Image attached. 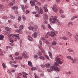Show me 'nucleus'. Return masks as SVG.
<instances>
[{"label":"nucleus","instance_id":"f257e3e1","mask_svg":"<svg viewBox=\"0 0 78 78\" xmlns=\"http://www.w3.org/2000/svg\"><path fill=\"white\" fill-rule=\"evenodd\" d=\"M8 36L9 37H15L14 39V41H17V39H18V40H19V39H20V37H19V34H9L8 35ZM16 38H17V39Z\"/></svg>","mask_w":78,"mask_h":78},{"label":"nucleus","instance_id":"f03ea898","mask_svg":"<svg viewBox=\"0 0 78 78\" xmlns=\"http://www.w3.org/2000/svg\"><path fill=\"white\" fill-rule=\"evenodd\" d=\"M51 17L52 18V23H56L57 25H61V23L58 20V19H57V16H55L53 17V16H51Z\"/></svg>","mask_w":78,"mask_h":78},{"label":"nucleus","instance_id":"7ed1b4c3","mask_svg":"<svg viewBox=\"0 0 78 78\" xmlns=\"http://www.w3.org/2000/svg\"><path fill=\"white\" fill-rule=\"evenodd\" d=\"M52 70H55V71H56L57 72H58L59 71L58 66H52L50 67V69H47L48 72H51V71H52Z\"/></svg>","mask_w":78,"mask_h":78},{"label":"nucleus","instance_id":"20e7f679","mask_svg":"<svg viewBox=\"0 0 78 78\" xmlns=\"http://www.w3.org/2000/svg\"><path fill=\"white\" fill-rule=\"evenodd\" d=\"M61 59L58 58V57H57L56 58V62L54 64L55 66H59L60 64H62L63 63L62 61H61Z\"/></svg>","mask_w":78,"mask_h":78},{"label":"nucleus","instance_id":"39448f33","mask_svg":"<svg viewBox=\"0 0 78 78\" xmlns=\"http://www.w3.org/2000/svg\"><path fill=\"white\" fill-rule=\"evenodd\" d=\"M46 35H50V36L53 37H54V36H56V34L55 33L52 32V31H51V33L48 32L46 34ZM47 35H46L45 36V37H46V38H48V36Z\"/></svg>","mask_w":78,"mask_h":78},{"label":"nucleus","instance_id":"423d86ee","mask_svg":"<svg viewBox=\"0 0 78 78\" xmlns=\"http://www.w3.org/2000/svg\"><path fill=\"white\" fill-rule=\"evenodd\" d=\"M35 7L36 10H37V11H38V13L39 14H43V10H42V9L40 8L39 11V8L38 6H35Z\"/></svg>","mask_w":78,"mask_h":78},{"label":"nucleus","instance_id":"0eeeda50","mask_svg":"<svg viewBox=\"0 0 78 78\" xmlns=\"http://www.w3.org/2000/svg\"><path fill=\"white\" fill-rule=\"evenodd\" d=\"M47 6H48L47 5L45 4L43 7L44 9V11L46 12H48V9H47Z\"/></svg>","mask_w":78,"mask_h":78},{"label":"nucleus","instance_id":"6e6552de","mask_svg":"<svg viewBox=\"0 0 78 78\" xmlns=\"http://www.w3.org/2000/svg\"><path fill=\"white\" fill-rule=\"evenodd\" d=\"M56 8H57V6L56 5H54L52 8V9L55 12H56L58 11V9H57Z\"/></svg>","mask_w":78,"mask_h":78},{"label":"nucleus","instance_id":"1a4fd4ad","mask_svg":"<svg viewBox=\"0 0 78 78\" xmlns=\"http://www.w3.org/2000/svg\"><path fill=\"white\" fill-rule=\"evenodd\" d=\"M33 27L34 28V29L32 31L34 32V31H36V30H37V29L38 28V26H37L36 25H34L33 26Z\"/></svg>","mask_w":78,"mask_h":78},{"label":"nucleus","instance_id":"9d476101","mask_svg":"<svg viewBox=\"0 0 78 78\" xmlns=\"http://www.w3.org/2000/svg\"><path fill=\"white\" fill-rule=\"evenodd\" d=\"M22 74L23 75V77L24 78H27V75H28V74L27 73L25 72H22Z\"/></svg>","mask_w":78,"mask_h":78},{"label":"nucleus","instance_id":"9b49d317","mask_svg":"<svg viewBox=\"0 0 78 78\" xmlns=\"http://www.w3.org/2000/svg\"><path fill=\"white\" fill-rule=\"evenodd\" d=\"M38 47L39 48H40V50L42 53H45V52L44 50V49L43 48H42V46H39Z\"/></svg>","mask_w":78,"mask_h":78},{"label":"nucleus","instance_id":"f8f14e48","mask_svg":"<svg viewBox=\"0 0 78 78\" xmlns=\"http://www.w3.org/2000/svg\"><path fill=\"white\" fill-rule=\"evenodd\" d=\"M22 57H24V58H28V55H27L25 53H23L22 54Z\"/></svg>","mask_w":78,"mask_h":78},{"label":"nucleus","instance_id":"ddd939ff","mask_svg":"<svg viewBox=\"0 0 78 78\" xmlns=\"http://www.w3.org/2000/svg\"><path fill=\"white\" fill-rule=\"evenodd\" d=\"M33 36H34V38H36L37 36V32H36L33 34Z\"/></svg>","mask_w":78,"mask_h":78},{"label":"nucleus","instance_id":"4468645a","mask_svg":"<svg viewBox=\"0 0 78 78\" xmlns=\"http://www.w3.org/2000/svg\"><path fill=\"white\" fill-rule=\"evenodd\" d=\"M30 3L32 6H33L35 5L34 4V1H30Z\"/></svg>","mask_w":78,"mask_h":78},{"label":"nucleus","instance_id":"2eb2a0df","mask_svg":"<svg viewBox=\"0 0 78 78\" xmlns=\"http://www.w3.org/2000/svg\"><path fill=\"white\" fill-rule=\"evenodd\" d=\"M34 28L33 27L31 26H30L29 27H28V29L30 30H33Z\"/></svg>","mask_w":78,"mask_h":78},{"label":"nucleus","instance_id":"dca6fc26","mask_svg":"<svg viewBox=\"0 0 78 78\" xmlns=\"http://www.w3.org/2000/svg\"><path fill=\"white\" fill-rule=\"evenodd\" d=\"M43 17H44L46 20H48V16H47V14H44L43 15Z\"/></svg>","mask_w":78,"mask_h":78},{"label":"nucleus","instance_id":"f3484780","mask_svg":"<svg viewBox=\"0 0 78 78\" xmlns=\"http://www.w3.org/2000/svg\"><path fill=\"white\" fill-rule=\"evenodd\" d=\"M48 28H49V29H50V30H52L53 31H54V29H53V28H51V26H50V24H48Z\"/></svg>","mask_w":78,"mask_h":78},{"label":"nucleus","instance_id":"a211bd4d","mask_svg":"<svg viewBox=\"0 0 78 78\" xmlns=\"http://www.w3.org/2000/svg\"><path fill=\"white\" fill-rule=\"evenodd\" d=\"M48 53L50 58H51V59H53V57H52V54H51V52L49 51Z\"/></svg>","mask_w":78,"mask_h":78},{"label":"nucleus","instance_id":"6ab92c4d","mask_svg":"<svg viewBox=\"0 0 78 78\" xmlns=\"http://www.w3.org/2000/svg\"><path fill=\"white\" fill-rule=\"evenodd\" d=\"M28 40L29 41H33V38L30 36H28Z\"/></svg>","mask_w":78,"mask_h":78},{"label":"nucleus","instance_id":"aec40b11","mask_svg":"<svg viewBox=\"0 0 78 78\" xmlns=\"http://www.w3.org/2000/svg\"><path fill=\"white\" fill-rule=\"evenodd\" d=\"M15 59H19V60H20L22 59V57L20 56H18L15 57Z\"/></svg>","mask_w":78,"mask_h":78},{"label":"nucleus","instance_id":"412c9836","mask_svg":"<svg viewBox=\"0 0 78 78\" xmlns=\"http://www.w3.org/2000/svg\"><path fill=\"white\" fill-rule=\"evenodd\" d=\"M23 28V25H20V31H22Z\"/></svg>","mask_w":78,"mask_h":78},{"label":"nucleus","instance_id":"4be33fe9","mask_svg":"<svg viewBox=\"0 0 78 78\" xmlns=\"http://www.w3.org/2000/svg\"><path fill=\"white\" fill-rule=\"evenodd\" d=\"M12 9H18V7L16 6H14L12 7Z\"/></svg>","mask_w":78,"mask_h":78},{"label":"nucleus","instance_id":"5701e85b","mask_svg":"<svg viewBox=\"0 0 78 78\" xmlns=\"http://www.w3.org/2000/svg\"><path fill=\"white\" fill-rule=\"evenodd\" d=\"M4 38V36L3 35H0V40H3Z\"/></svg>","mask_w":78,"mask_h":78},{"label":"nucleus","instance_id":"b1692460","mask_svg":"<svg viewBox=\"0 0 78 78\" xmlns=\"http://www.w3.org/2000/svg\"><path fill=\"white\" fill-rule=\"evenodd\" d=\"M21 6L23 12H25V7L23 5H21Z\"/></svg>","mask_w":78,"mask_h":78},{"label":"nucleus","instance_id":"393cba45","mask_svg":"<svg viewBox=\"0 0 78 78\" xmlns=\"http://www.w3.org/2000/svg\"><path fill=\"white\" fill-rule=\"evenodd\" d=\"M74 41L75 42H78V38H77V37H74Z\"/></svg>","mask_w":78,"mask_h":78},{"label":"nucleus","instance_id":"a878e982","mask_svg":"<svg viewBox=\"0 0 78 78\" xmlns=\"http://www.w3.org/2000/svg\"><path fill=\"white\" fill-rule=\"evenodd\" d=\"M10 19H12L13 20L15 19V16L12 15H11L10 16Z\"/></svg>","mask_w":78,"mask_h":78},{"label":"nucleus","instance_id":"bb28decb","mask_svg":"<svg viewBox=\"0 0 78 78\" xmlns=\"http://www.w3.org/2000/svg\"><path fill=\"white\" fill-rule=\"evenodd\" d=\"M5 29L7 31H9L11 30V29H9V28L8 27H5Z\"/></svg>","mask_w":78,"mask_h":78},{"label":"nucleus","instance_id":"cd10ccee","mask_svg":"<svg viewBox=\"0 0 78 78\" xmlns=\"http://www.w3.org/2000/svg\"><path fill=\"white\" fill-rule=\"evenodd\" d=\"M66 58L67 59H70L71 60H73V58H72L71 56H68L66 57Z\"/></svg>","mask_w":78,"mask_h":78},{"label":"nucleus","instance_id":"c85d7f7f","mask_svg":"<svg viewBox=\"0 0 78 78\" xmlns=\"http://www.w3.org/2000/svg\"><path fill=\"white\" fill-rule=\"evenodd\" d=\"M41 27L42 28H43V29H45L46 27H45V26L44 24H42L41 26Z\"/></svg>","mask_w":78,"mask_h":78},{"label":"nucleus","instance_id":"c756f323","mask_svg":"<svg viewBox=\"0 0 78 78\" xmlns=\"http://www.w3.org/2000/svg\"><path fill=\"white\" fill-rule=\"evenodd\" d=\"M50 65L49 64H47L45 65V66L46 67H47V68H48L50 67Z\"/></svg>","mask_w":78,"mask_h":78},{"label":"nucleus","instance_id":"7c9ffc66","mask_svg":"<svg viewBox=\"0 0 78 78\" xmlns=\"http://www.w3.org/2000/svg\"><path fill=\"white\" fill-rule=\"evenodd\" d=\"M28 65L29 66H30L31 67H32V63L30 61H28Z\"/></svg>","mask_w":78,"mask_h":78},{"label":"nucleus","instance_id":"2f4dec72","mask_svg":"<svg viewBox=\"0 0 78 78\" xmlns=\"http://www.w3.org/2000/svg\"><path fill=\"white\" fill-rule=\"evenodd\" d=\"M56 44H57V43H56V42L55 41H53L52 43V45H56Z\"/></svg>","mask_w":78,"mask_h":78},{"label":"nucleus","instance_id":"473e14b6","mask_svg":"<svg viewBox=\"0 0 78 78\" xmlns=\"http://www.w3.org/2000/svg\"><path fill=\"white\" fill-rule=\"evenodd\" d=\"M0 55H1V56L3 55V53L2 52V50L0 48Z\"/></svg>","mask_w":78,"mask_h":78},{"label":"nucleus","instance_id":"72a5a7b5","mask_svg":"<svg viewBox=\"0 0 78 78\" xmlns=\"http://www.w3.org/2000/svg\"><path fill=\"white\" fill-rule=\"evenodd\" d=\"M37 55L41 57L42 56V53L40 52H39L37 53Z\"/></svg>","mask_w":78,"mask_h":78},{"label":"nucleus","instance_id":"f704fd0d","mask_svg":"<svg viewBox=\"0 0 78 78\" xmlns=\"http://www.w3.org/2000/svg\"><path fill=\"white\" fill-rule=\"evenodd\" d=\"M32 70H37V68L35 67H32L31 68Z\"/></svg>","mask_w":78,"mask_h":78},{"label":"nucleus","instance_id":"c9c22d12","mask_svg":"<svg viewBox=\"0 0 78 78\" xmlns=\"http://www.w3.org/2000/svg\"><path fill=\"white\" fill-rule=\"evenodd\" d=\"M62 39H63V40H67L68 38L66 37H62Z\"/></svg>","mask_w":78,"mask_h":78},{"label":"nucleus","instance_id":"e433bc0d","mask_svg":"<svg viewBox=\"0 0 78 78\" xmlns=\"http://www.w3.org/2000/svg\"><path fill=\"white\" fill-rule=\"evenodd\" d=\"M72 61H73V63H75L76 61V59L74 58L73 59V60H72Z\"/></svg>","mask_w":78,"mask_h":78},{"label":"nucleus","instance_id":"4c0bfd02","mask_svg":"<svg viewBox=\"0 0 78 78\" xmlns=\"http://www.w3.org/2000/svg\"><path fill=\"white\" fill-rule=\"evenodd\" d=\"M2 66L3 69H5L6 68V65H5V63H3L2 64Z\"/></svg>","mask_w":78,"mask_h":78},{"label":"nucleus","instance_id":"58836bf2","mask_svg":"<svg viewBox=\"0 0 78 78\" xmlns=\"http://www.w3.org/2000/svg\"><path fill=\"white\" fill-rule=\"evenodd\" d=\"M5 8V6L2 5H0V9H3Z\"/></svg>","mask_w":78,"mask_h":78},{"label":"nucleus","instance_id":"ea45409f","mask_svg":"<svg viewBox=\"0 0 78 78\" xmlns=\"http://www.w3.org/2000/svg\"><path fill=\"white\" fill-rule=\"evenodd\" d=\"M18 22H19L20 20H21V17L19 16L18 18Z\"/></svg>","mask_w":78,"mask_h":78},{"label":"nucleus","instance_id":"a19ab883","mask_svg":"<svg viewBox=\"0 0 78 78\" xmlns=\"http://www.w3.org/2000/svg\"><path fill=\"white\" fill-rule=\"evenodd\" d=\"M39 58H40V59H42L43 60H44V57L43 56H41Z\"/></svg>","mask_w":78,"mask_h":78},{"label":"nucleus","instance_id":"79ce46f5","mask_svg":"<svg viewBox=\"0 0 78 78\" xmlns=\"http://www.w3.org/2000/svg\"><path fill=\"white\" fill-rule=\"evenodd\" d=\"M77 17H78V16H73V17H72L71 18V20H73L74 19H75V18H77Z\"/></svg>","mask_w":78,"mask_h":78},{"label":"nucleus","instance_id":"37998d69","mask_svg":"<svg viewBox=\"0 0 78 78\" xmlns=\"http://www.w3.org/2000/svg\"><path fill=\"white\" fill-rule=\"evenodd\" d=\"M72 73V72L71 71H69L68 72H66V74L68 75H70Z\"/></svg>","mask_w":78,"mask_h":78},{"label":"nucleus","instance_id":"c03bdc74","mask_svg":"<svg viewBox=\"0 0 78 78\" xmlns=\"http://www.w3.org/2000/svg\"><path fill=\"white\" fill-rule=\"evenodd\" d=\"M59 12L60 14L64 13V11L62 9L60 10Z\"/></svg>","mask_w":78,"mask_h":78},{"label":"nucleus","instance_id":"a18cd8bd","mask_svg":"<svg viewBox=\"0 0 78 78\" xmlns=\"http://www.w3.org/2000/svg\"><path fill=\"white\" fill-rule=\"evenodd\" d=\"M22 19H23V20H26V18L24 15H23L22 16Z\"/></svg>","mask_w":78,"mask_h":78},{"label":"nucleus","instance_id":"49530a36","mask_svg":"<svg viewBox=\"0 0 78 78\" xmlns=\"http://www.w3.org/2000/svg\"><path fill=\"white\" fill-rule=\"evenodd\" d=\"M68 26H70V25H73V23L72 22H69L68 23Z\"/></svg>","mask_w":78,"mask_h":78},{"label":"nucleus","instance_id":"de8ad7c7","mask_svg":"<svg viewBox=\"0 0 78 78\" xmlns=\"http://www.w3.org/2000/svg\"><path fill=\"white\" fill-rule=\"evenodd\" d=\"M2 19H7V16H3L2 17Z\"/></svg>","mask_w":78,"mask_h":78},{"label":"nucleus","instance_id":"09e8293b","mask_svg":"<svg viewBox=\"0 0 78 78\" xmlns=\"http://www.w3.org/2000/svg\"><path fill=\"white\" fill-rule=\"evenodd\" d=\"M68 51L69 52H73V50H72L70 48L68 49Z\"/></svg>","mask_w":78,"mask_h":78},{"label":"nucleus","instance_id":"8fccbe9b","mask_svg":"<svg viewBox=\"0 0 78 78\" xmlns=\"http://www.w3.org/2000/svg\"><path fill=\"white\" fill-rule=\"evenodd\" d=\"M44 42L46 44H48L49 43V41H48L46 40L44 41Z\"/></svg>","mask_w":78,"mask_h":78},{"label":"nucleus","instance_id":"3c124183","mask_svg":"<svg viewBox=\"0 0 78 78\" xmlns=\"http://www.w3.org/2000/svg\"><path fill=\"white\" fill-rule=\"evenodd\" d=\"M9 6H11L13 5V4L12 2H10L8 4Z\"/></svg>","mask_w":78,"mask_h":78},{"label":"nucleus","instance_id":"603ef678","mask_svg":"<svg viewBox=\"0 0 78 78\" xmlns=\"http://www.w3.org/2000/svg\"><path fill=\"white\" fill-rule=\"evenodd\" d=\"M39 43L41 46L42 45V41H41V40H40Z\"/></svg>","mask_w":78,"mask_h":78},{"label":"nucleus","instance_id":"864d4df0","mask_svg":"<svg viewBox=\"0 0 78 78\" xmlns=\"http://www.w3.org/2000/svg\"><path fill=\"white\" fill-rule=\"evenodd\" d=\"M12 66L13 67H17V65H15L14 64H12Z\"/></svg>","mask_w":78,"mask_h":78},{"label":"nucleus","instance_id":"5fc2aeb1","mask_svg":"<svg viewBox=\"0 0 78 78\" xmlns=\"http://www.w3.org/2000/svg\"><path fill=\"white\" fill-rule=\"evenodd\" d=\"M20 31H20V29L19 30L18 29H16L15 30V32L17 33H18V32H20Z\"/></svg>","mask_w":78,"mask_h":78},{"label":"nucleus","instance_id":"6e6d98bb","mask_svg":"<svg viewBox=\"0 0 78 78\" xmlns=\"http://www.w3.org/2000/svg\"><path fill=\"white\" fill-rule=\"evenodd\" d=\"M41 39L42 41H45V38H44V37H42L41 38Z\"/></svg>","mask_w":78,"mask_h":78},{"label":"nucleus","instance_id":"4d7b16f0","mask_svg":"<svg viewBox=\"0 0 78 78\" xmlns=\"http://www.w3.org/2000/svg\"><path fill=\"white\" fill-rule=\"evenodd\" d=\"M40 66H41V67H42V68H44V67H45V65H43V64H41L40 65Z\"/></svg>","mask_w":78,"mask_h":78},{"label":"nucleus","instance_id":"13d9d810","mask_svg":"<svg viewBox=\"0 0 78 78\" xmlns=\"http://www.w3.org/2000/svg\"><path fill=\"white\" fill-rule=\"evenodd\" d=\"M35 17H39V15L38 14H36L35 15Z\"/></svg>","mask_w":78,"mask_h":78},{"label":"nucleus","instance_id":"bf43d9fd","mask_svg":"<svg viewBox=\"0 0 78 78\" xmlns=\"http://www.w3.org/2000/svg\"><path fill=\"white\" fill-rule=\"evenodd\" d=\"M61 17H62V18H65V17H66V16H65L63 15L62 14V15H61Z\"/></svg>","mask_w":78,"mask_h":78},{"label":"nucleus","instance_id":"052dcab7","mask_svg":"<svg viewBox=\"0 0 78 78\" xmlns=\"http://www.w3.org/2000/svg\"><path fill=\"white\" fill-rule=\"evenodd\" d=\"M7 72L9 73H11V71L9 69H7Z\"/></svg>","mask_w":78,"mask_h":78},{"label":"nucleus","instance_id":"680f3d73","mask_svg":"<svg viewBox=\"0 0 78 78\" xmlns=\"http://www.w3.org/2000/svg\"><path fill=\"white\" fill-rule=\"evenodd\" d=\"M37 4L39 6H41V3H40V2H38L37 3Z\"/></svg>","mask_w":78,"mask_h":78},{"label":"nucleus","instance_id":"e2e57ef3","mask_svg":"<svg viewBox=\"0 0 78 78\" xmlns=\"http://www.w3.org/2000/svg\"><path fill=\"white\" fill-rule=\"evenodd\" d=\"M71 10L73 12H75V9H72Z\"/></svg>","mask_w":78,"mask_h":78},{"label":"nucleus","instance_id":"0e129e2a","mask_svg":"<svg viewBox=\"0 0 78 78\" xmlns=\"http://www.w3.org/2000/svg\"><path fill=\"white\" fill-rule=\"evenodd\" d=\"M19 55V54L18 52H16L15 54V56H18Z\"/></svg>","mask_w":78,"mask_h":78},{"label":"nucleus","instance_id":"69168bd1","mask_svg":"<svg viewBox=\"0 0 78 78\" xmlns=\"http://www.w3.org/2000/svg\"><path fill=\"white\" fill-rule=\"evenodd\" d=\"M14 27L15 28H18V27H17V26L15 24L14 25Z\"/></svg>","mask_w":78,"mask_h":78},{"label":"nucleus","instance_id":"338daca9","mask_svg":"<svg viewBox=\"0 0 78 78\" xmlns=\"http://www.w3.org/2000/svg\"><path fill=\"white\" fill-rule=\"evenodd\" d=\"M29 12H30V11H29L27 10L26 11V14H28V13H29Z\"/></svg>","mask_w":78,"mask_h":78},{"label":"nucleus","instance_id":"774afa93","mask_svg":"<svg viewBox=\"0 0 78 78\" xmlns=\"http://www.w3.org/2000/svg\"><path fill=\"white\" fill-rule=\"evenodd\" d=\"M34 57L35 58H36L38 57V56H37V55H35L34 56Z\"/></svg>","mask_w":78,"mask_h":78}]
</instances>
